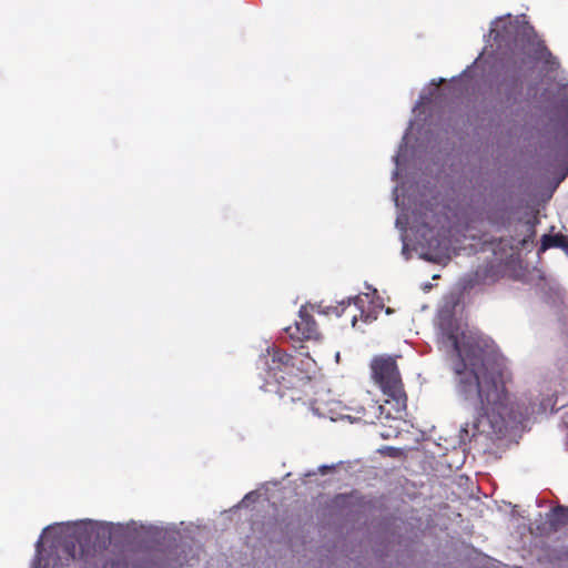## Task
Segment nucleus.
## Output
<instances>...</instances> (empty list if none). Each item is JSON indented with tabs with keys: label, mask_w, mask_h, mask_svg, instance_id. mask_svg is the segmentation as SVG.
Segmentation results:
<instances>
[{
	"label": "nucleus",
	"mask_w": 568,
	"mask_h": 568,
	"mask_svg": "<svg viewBox=\"0 0 568 568\" xmlns=\"http://www.w3.org/2000/svg\"><path fill=\"white\" fill-rule=\"evenodd\" d=\"M536 52L538 53V58H545V57L551 55V52L545 45L544 41H540V40L537 42Z\"/></svg>",
	"instance_id": "1a4fd4ad"
},
{
	"label": "nucleus",
	"mask_w": 568,
	"mask_h": 568,
	"mask_svg": "<svg viewBox=\"0 0 568 568\" xmlns=\"http://www.w3.org/2000/svg\"><path fill=\"white\" fill-rule=\"evenodd\" d=\"M529 231L531 232V234H534V233H535L534 224H530V223H529Z\"/></svg>",
	"instance_id": "ddd939ff"
},
{
	"label": "nucleus",
	"mask_w": 568,
	"mask_h": 568,
	"mask_svg": "<svg viewBox=\"0 0 568 568\" xmlns=\"http://www.w3.org/2000/svg\"><path fill=\"white\" fill-rule=\"evenodd\" d=\"M468 427H469V424H466V426L463 428V432H465L466 434H468Z\"/></svg>",
	"instance_id": "4468645a"
},
{
	"label": "nucleus",
	"mask_w": 568,
	"mask_h": 568,
	"mask_svg": "<svg viewBox=\"0 0 568 568\" xmlns=\"http://www.w3.org/2000/svg\"><path fill=\"white\" fill-rule=\"evenodd\" d=\"M356 323V316L353 317V325Z\"/></svg>",
	"instance_id": "dca6fc26"
},
{
	"label": "nucleus",
	"mask_w": 568,
	"mask_h": 568,
	"mask_svg": "<svg viewBox=\"0 0 568 568\" xmlns=\"http://www.w3.org/2000/svg\"><path fill=\"white\" fill-rule=\"evenodd\" d=\"M567 256H568V248H567Z\"/></svg>",
	"instance_id": "f3484780"
},
{
	"label": "nucleus",
	"mask_w": 568,
	"mask_h": 568,
	"mask_svg": "<svg viewBox=\"0 0 568 568\" xmlns=\"http://www.w3.org/2000/svg\"><path fill=\"white\" fill-rule=\"evenodd\" d=\"M448 338L458 355L454 364L457 393L474 410L471 436L500 438L534 415L531 403L511 400L507 389L511 377L493 342L465 333L460 339L453 333Z\"/></svg>",
	"instance_id": "f257e3e1"
},
{
	"label": "nucleus",
	"mask_w": 568,
	"mask_h": 568,
	"mask_svg": "<svg viewBox=\"0 0 568 568\" xmlns=\"http://www.w3.org/2000/svg\"><path fill=\"white\" fill-rule=\"evenodd\" d=\"M260 369L264 373V392H274L283 404L303 402L306 393L303 387L311 381L316 362L306 353L296 355L272 346L260 356Z\"/></svg>",
	"instance_id": "f03ea898"
},
{
	"label": "nucleus",
	"mask_w": 568,
	"mask_h": 568,
	"mask_svg": "<svg viewBox=\"0 0 568 568\" xmlns=\"http://www.w3.org/2000/svg\"><path fill=\"white\" fill-rule=\"evenodd\" d=\"M349 409L354 413L355 419L365 424H376L384 414V406L375 400L369 393L352 400Z\"/></svg>",
	"instance_id": "423d86ee"
},
{
	"label": "nucleus",
	"mask_w": 568,
	"mask_h": 568,
	"mask_svg": "<svg viewBox=\"0 0 568 568\" xmlns=\"http://www.w3.org/2000/svg\"><path fill=\"white\" fill-rule=\"evenodd\" d=\"M564 90H565V95L568 99V85Z\"/></svg>",
	"instance_id": "2eb2a0df"
},
{
	"label": "nucleus",
	"mask_w": 568,
	"mask_h": 568,
	"mask_svg": "<svg viewBox=\"0 0 568 568\" xmlns=\"http://www.w3.org/2000/svg\"><path fill=\"white\" fill-rule=\"evenodd\" d=\"M396 358L397 356L387 354L376 355L372 358L369 367L374 383L395 402L397 409H400L406 407L407 395Z\"/></svg>",
	"instance_id": "7ed1b4c3"
},
{
	"label": "nucleus",
	"mask_w": 568,
	"mask_h": 568,
	"mask_svg": "<svg viewBox=\"0 0 568 568\" xmlns=\"http://www.w3.org/2000/svg\"><path fill=\"white\" fill-rule=\"evenodd\" d=\"M491 32H496L495 34V39L497 40L498 38H503V36L500 34V32L498 30H495L493 29Z\"/></svg>",
	"instance_id": "f8f14e48"
},
{
	"label": "nucleus",
	"mask_w": 568,
	"mask_h": 568,
	"mask_svg": "<svg viewBox=\"0 0 568 568\" xmlns=\"http://www.w3.org/2000/svg\"><path fill=\"white\" fill-rule=\"evenodd\" d=\"M551 247L561 248L566 254L568 250V236L561 233L544 234L540 240L539 253L546 252Z\"/></svg>",
	"instance_id": "0eeeda50"
},
{
	"label": "nucleus",
	"mask_w": 568,
	"mask_h": 568,
	"mask_svg": "<svg viewBox=\"0 0 568 568\" xmlns=\"http://www.w3.org/2000/svg\"><path fill=\"white\" fill-rule=\"evenodd\" d=\"M105 548V542L101 546L95 544L91 545V536L80 535L77 538L68 537L63 541V550L69 558L75 560H83L89 562L91 557H94L98 550Z\"/></svg>",
	"instance_id": "39448f33"
},
{
	"label": "nucleus",
	"mask_w": 568,
	"mask_h": 568,
	"mask_svg": "<svg viewBox=\"0 0 568 568\" xmlns=\"http://www.w3.org/2000/svg\"><path fill=\"white\" fill-rule=\"evenodd\" d=\"M385 450L387 452V455L390 457H398L400 454L399 449L395 447H386Z\"/></svg>",
	"instance_id": "9d476101"
},
{
	"label": "nucleus",
	"mask_w": 568,
	"mask_h": 568,
	"mask_svg": "<svg viewBox=\"0 0 568 568\" xmlns=\"http://www.w3.org/2000/svg\"><path fill=\"white\" fill-rule=\"evenodd\" d=\"M334 469V466H327V465H323L320 467V471L322 475H325L327 474L328 471L333 470Z\"/></svg>",
	"instance_id": "9b49d317"
},
{
	"label": "nucleus",
	"mask_w": 568,
	"mask_h": 568,
	"mask_svg": "<svg viewBox=\"0 0 568 568\" xmlns=\"http://www.w3.org/2000/svg\"><path fill=\"white\" fill-rule=\"evenodd\" d=\"M285 332L293 342L317 339L320 336L317 324L306 306L301 307L298 320L293 325L285 327Z\"/></svg>",
	"instance_id": "20e7f679"
},
{
	"label": "nucleus",
	"mask_w": 568,
	"mask_h": 568,
	"mask_svg": "<svg viewBox=\"0 0 568 568\" xmlns=\"http://www.w3.org/2000/svg\"><path fill=\"white\" fill-rule=\"evenodd\" d=\"M548 523L550 528L554 531L559 530L568 524V507L566 506H556L551 509V511L547 515Z\"/></svg>",
	"instance_id": "6e6552de"
}]
</instances>
